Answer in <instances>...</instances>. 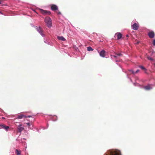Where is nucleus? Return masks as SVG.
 <instances>
[{"label": "nucleus", "mask_w": 155, "mask_h": 155, "mask_svg": "<svg viewBox=\"0 0 155 155\" xmlns=\"http://www.w3.org/2000/svg\"><path fill=\"white\" fill-rule=\"evenodd\" d=\"M0 13L1 14H2V13L1 12H0Z\"/></svg>", "instance_id": "obj_28"}, {"label": "nucleus", "mask_w": 155, "mask_h": 155, "mask_svg": "<svg viewBox=\"0 0 155 155\" xmlns=\"http://www.w3.org/2000/svg\"><path fill=\"white\" fill-rule=\"evenodd\" d=\"M139 71V70H137L135 72V74L137 73V72H138Z\"/></svg>", "instance_id": "obj_23"}, {"label": "nucleus", "mask_w": 155, "mask_h": 155, "mask_svg": "<svg viewBox=\"0 0 155 155\" xmlns=\"http://www.w3.org/2000/svg\"><path fill=\"white\" fill-rule=\"evenodd\" d=\"M104 155H121L120 151L117 150H108Z\"/></svg>", "instance_id": "obj_1"}, {"label": "nucleus", "mask_w": 155, "mask_h": 155, "mask_svg": "<svg viewBox=\"0 0 155 155\" xmlns=\"http://www.w3.org/2000/svg\"><path fill=\"white\" fill-rule=\"evenodd\" d=\"M99 53L100 56L102 57H105L106 51L104 50H102Z\"/></svg>", "instance_id": "obj_11"}, {"label": "nucleus", "mask_w": 155, "mask_h": 155, "mask_svg": "<svg viewBox=\"0 0 155 155\" xmlns=\"http://www.w3.org/2000/svg\"><path fill=\"white\" fill-rule=\"evenodd\" d=\"M9 128V127L6 126L4 124H0V129H3L6 130L8 131Z\"/></svg>", "instance_id": "obj_6"}, {"label": "nucleus", "mask_w": 155, "mask_h": 155, "mask_svg": "<svg viewBox=\"0 0 155 155\" xmlns=\"http://www.w3.org/2000/svg\"><path fill=\"white\" fill-rule=\"evenodd\" d=\"M153 45L155 46V39L153 40Z\"/></svg>", "instance_id": "obj_21"}, {"label": "nucleus", "mask_w": 155, "mask_h": 155, "mask_svg": "<svg viewBox=\"0 0 155 155\" xmlns=\"http://www.w3.org/2000/svg\"><path fill=\"white\" fill-rule=\"evenodd\" d=\"M126 37H129V35H126Z\"/></svg>", "instance_id": "obj_25"}, {"label": "nucleus", "mask_w": 155, "mask_h": 155, "mask_svg": "<svg viewBox=\"0 0 155 155\" xmlns=\"http://www.w3.org/2000/svg\"><path fill=\"white\" fill-rule=\"evenodd\" d=\"M57 38L60 40L62 41H65L66 39L63 36H58Z\"/></svg>", "instance_id": "obj_15"}, {"label": "nucleus", "mask_w": 155, "mask_h": 155, "mask_svg": "<svg viewBox=\"0 0 155 155\" xmlns=\"http://www.w3.org/2000/svg\"><path fill=\"white\" fill-rule=\"evenodd\" d=\"M148 35L149 38H153L155 36V33L153 31H151L148 33Z\"/></svg>", "instance_id": "obj_7"}, {"label": "nucleus", "mask_w": 155, "mask_h": 155, "mask_svg": "<svg viewBox=\"0 0 155 155\" xmlns=\"http://www.w3.org/2000/svg\"><path fill=\"white\" fill-rule=\"evenodd\" d=\"M45 22L48 27L50 28L52 26L51 20L49 17L47 16L45 18Z\"/></svg>", "instance_id": "obj_2"}, {"label": "nucleus", "mask_w": 155, "mask_h": 155, "mask_svg": "<svg viewBox=\"0 0 155 155\" xmlns=\"http://www.w3.org/2000/svg\"><path fill=\"white\" fill-rule=\"evenodd\" d=\"M87 50L88 51H93V49L91 47H87Z\"/></svg>", "instance_id": "obj_17"}, {"label": "nucleus", "mask_w": 155, "mask_h": 155, "mask_svg": "<svg viewBox=\"0 0 155 155\" xmlns=\"http://www.w3.org/2000/svg\"><path fill=\"white\" fill-rule=\"evenodd\" d=\"M130 72L131 73L133 74H135V72L133 71L132 70H130Z\"/></svg>", "instance_id": "obj_20"}, {"label": "nucleus", "mask_w": 155, "mask_h": 155, "mask_svg": "<svg viewBox=\"0 0 155 155\" xmlns=\"http://www.w3.org/2000/svg\"><path fill=\"white\" fill-rule=\"evenodd\" d=\"M116 55H111V56L112 58H114L116 59H118L119 58V57L122 55V54L120 53L116 54Z\"/></svg>", "instance_id": "obj_8"}, {"label": "nucleus", "mask_w": 155, "mask_h": 155, "mask_svg": "<svg viewBox=\"0 0 155 155\" xmlns=\"http://www.w3.org/2000/svg\"><path fill=\"white\" fill-rule=\"evenodd\" d=\"M1 0H0V4H1Z\"/></svg>", "instance_id": "obj_27"}, {"label": "nucleus", "mask_w": 155, "mask_h": 155, "mask_svg": "<svg viewBox=\"0 0 155 155\" xmlns=\"http://www.w3.org/2000/svg\"><path fill=\"white\" fill-rule=\"evenodd\" d=\"M139 67L141 68L143 70H144V71H146V69L143 66H139Z\"/></svg>", "instance_id": "obj_18"}, {"label": "nucleus", "mask_w": 155, "mask_h": 155, "mask_svg": "<svg viewBox=\"0 0 155 155\" xmlns=\"http://www.w3.org/2000/svg\"><path fill=\"white\" fill-rule=\"evenodd\" d=\"M27 117L26 116L22 114H20L18 116L17 118L18 119H21L23 118H27Z\"/></svg>", "instance_id": "obj_13"}, {"label": "nucleus", "mask_w": 155, "mask_h": 155, "mask_svg": "<svg viewBox=\"0 0 155 155\" xmlns=\"http://www.w3.org/2000/svg\"><path fill=\"white\" fill-rule=\"evenodd\" d=\"M26 124L28 126V127H30L31 125V124H30V123H27Z\"/></svg>", "instance_id": "obj_22"}, {"label": "nucleus", "mask_w": 155, "mask_h": 155, "mask_svg": "<svg viewBox=\"0 0 155 155\" xmlns=\"http://www.w3.org/2000/svg\"><path fill=\"white\" fill-rule=\"evenodd\" d=\"M39 11L41 14L45 15H49L51 14V12L50 11L45 10L41 9H40Z\"/></svg>", "instance_id": "obj_4"}, {"label": "nucleus", "mask_w": 155, "mask_h": 155, "mask_svg": "<svg viewBox=\"0 0 155 155\" xmlns=\"http://www.w3.org/2000/svg\"><path fill=\"white\" fill-rule=\"evenodd\" d=\"M116 61H118V60H116Z\"/></svg>", "instance_id": "obj_29"}, {"label": "nucleus", "mask_w": 155, "mask_h": 155, "mask_svg": "<svg viewBox=\"0 0 155 155\" xmlns=\"http://www.w3.org/2000/svg\"><path fill=\"white\" fill-rule=\"evenodd\" d=\"M138 25L137 23H134L132 25V28L134 30H137L138 28Z\"/></svg>", "instance_id": "obj_10"}, {"label": "nucleus", "mask_w": 155, "mask_h": 155, "mask_svg": "<svg viewBox=\"0 0 155 155\" xmlns=\"http://www.w3.org/2000/svg\"><path fill=\"white\" fill-rule=\"evenodd\" d=\"M143 88L146 90H149L152 89L151 85L150 84L144 86Z\"/></svg>", "instance_id": "obj_9"}, {"label": "nucleus", "mask_w": 155, "mask_h": 155, "mask_svg": "<svg viewBox=\"0 0 155 155\" xmlns=\"http://www.w3.org/2000/svg\"><path fill=\"white\" fill-rule=\"evenodd\" d=\"M24 128L22 127L21 124L18 126L17 127V132L21 133L22 131L24 130Z\"/></svg>", "instance_id": "obj_5"}, {"label": "nucleus", "mask_w": 155, "mask_h": 155, "mask_svg": "<svg viewBox=\"0 0 155 155\" xmlns=\"http://www.w3.org/2000/svg\"><path fill=\"white\" fill-rule=\"evenodd\" d=\"M147 58L148 60H149L151 61H154V60L153 58H151L150 57H147Z\"/></svg>", "instance_id": "obj_19"}, {"label": "nucleus", "mask_w": 155, "mask_h": 155, "mask_svg": "<svg viewBox=\"0 0 155 155\" xmlns=\"http://www.w3.org/2000/svg\"><path fill=\"white\" fill-rule=\"evenodd\" d=\"M58 14H61V12H59L58 13Z\"/></svg>", "instance_id": "obj_26"}, {"label": "nucleus", "mask_w": 155, "mask_h": 155, "mask_svg": "<svg viewBox=\"0 0 155 155\" xmlns=\"http://www.w3.org/2000/svg\"><path fill=\"white\" fill-rule=\"evenodd\" d=\"M51 8L53 11H55L58 9V8L56 5H52L51 7Z\"/></svg>", "instance_id": "obj_14"}, {"label": "nucleus", "mask_w": 155, "mask_h": 155, "mask_svg": "<svg viewBox=\"0 0 155 155\" xmlns=\"http://www.w3.org/2000/svg\"><path fill=\"white\" fill-rule=\"evenodd\" d=\"M36 29L37 31L40 34V35L42 37H45V35L44 33L43 30V29L41 28L40 27H39L38 28L37 27Z\"/></svg>", "instance_id": "obj_3"}, {"label": "nucleus", "mask_w": 155, "mask_h": 155, "mask_svg": "<svg viewBox=\"0 0 155 155\" xmlns=\"http://www.w3.org/2000/svg\"><path fill=\"white\" fill-rule=\"evenodd\" d=\"M115 35L117 37V39H120L122 37V35L120 32H117L115 34Z\"/></svg>", "instance_id": "obj_12"}, {"label": "nucleus", "mask_w": 155, "mask_h": 155, "mask_svg": "<svg viewBox=\"0 0 155 155\" xmlns=\"http://www.w3.org/2000/svg\"><path fill=\"white\" fill-rule=\"evenodd\" d=\"M154 66H155V63L154 64Z\"/></svg>", "instance_id": "obj_30"}, {"label": "nucleus", "mask_w": 155, "mask_h": 155, "mask_svg": "<svg viewBox=\"0 0 155 155\" xmlns=\"http://www.w3.org/2000/svg\"><path fill=\"white\" fill-rule=\"evenodd\" d=\"M15 153L17 155H20L21 154V151L16 149L15 150Z\"/></svg>", "instance_id": "obj_16"}, {"label": "nucleus", "mask_w": 155, "mask_h": 155, "mask_svg": "<svg viewBox=\"0 0 155 155\" xmlns=\"http://www.w3.org/2000/svg\"><path fill=\"white\" fill-rule=\"evenodd\" d=\"M27 117H31V116H27Z\"/></svg>", "instance_id": "obj_24"}]
</instances>
